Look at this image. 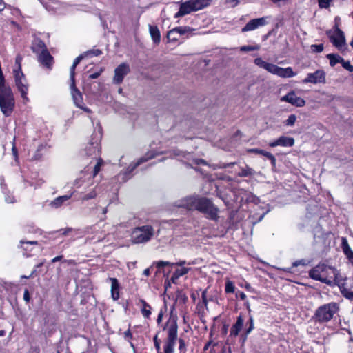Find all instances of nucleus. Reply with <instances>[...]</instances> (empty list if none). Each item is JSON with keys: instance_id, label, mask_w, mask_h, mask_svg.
<instances>
[{"instance_id": "e2e57ef3", "label": "nucleus", "mask_w": 353, "mask_h": 353, "mask_svg": "<svg viewBox=\"0 0 353 353\" xmlns=\"http://www.w3.org/2000/svg\"><path fill=\"white\" fill-rule=\"evenodd\" d=\"M236 295L237 297H239L241 300H245L246 299V295L243 292L239 291Z\"/></svg>"}, {"instance_id": "37998d69", "label": "nucleus", "mask_w": 353, "mask_h": 353, "mask_svg": "<svg viewBox=\"0 0 353 353\" xmlns=\"http://www.w3.org/2000/svg\"><path fill=\"white\" fill-rule=\"evenodd\" d=\"M101 53L102 52L99 49H93L85 52L84 54L92 57L99 56Z\"/></svg>"}, {"instance_id": "2eb2a0df", "label": "nucleus", "mask_w": 353, "mask_h": 353, "mask_svg": "<svg viewBox=\"0 0 353 353\" xmlns=\"http://www.w3.org/2000/svg\"><path fill=\"white\" fill-rule=\"evenodd\" d=\"M158 154L153 152V151H150V152H147L143 157H141L137 163H134V164H130L128 169H127V171L130 173L132 172L137 167H138L139 165H140L141 164H142L143 163H145L146 161H148V160L150 159H152L153 158H154Z\"/></svg>"}, {"instance_id": "cd10ccee", "label": "nucleus", "mask_w": 353, "mask_h": 353, "mask_svg": "<svg viewBox=\"0 0 353 353\" xmlns=\"http://www.w3.org/2000/svg\"><path fill=\"white\" fill-rule=\"evenodd\" d=\"M255 174V171L248 165H245V167H240V172L237 174V175L240 177H248L252 176Z\"/></svg>"}, {"instance_id": "774afa93", "label": "nucleus", "mask_w": 353, "mask_h": 353, "mask_svg": "<svg viewBox=\"0 0 353 353\" xmlns=\"http://www.w3.org/2000/svg\"><path fill=\"white\" fill-rule=\"evenodd\" d=\"M124 335H125V339H131L132 338V334L130 329H128V330H126L124 332Z\"/></svg>"}, {"instance_id": "58836bf2", "label": "nucleus", "mask_w": 353, "mask_h": 353, "mask_svg": "<svg viewBox=\"0 0 353 353\" xmlns=\"http://www.w3.org/2000/svg\"><path fill=\"white\" fill-rule=\"evenodd\" d=\"M259 49V46H243L240 48V50L241 52H249V51H254V50H258Z\"/></svg>"}, {"instance_id": "0e129e2a", "label": "nucleus", "mask_w": 353, "mask_h": 353, "mask_svg": "<svg viewBox=\"0 0 353 353\" xmlns=\"http://www.w3.org/2000/svg\"><path fill=\"white\" fill-rule=\"evenodd\" d=\"M227 3L230 4L232 7L236 6L239 1L238 0H226Z\"/></svg>"}, {"instance_id": "473e14b6", "label": "nucleus", "mask_w": 353, "mask_h": 353, "mask_svg": "<svg viewBox=\"0 0 353 353\" xmlns=\"http://www.w3.org/2000/svg\"><path fill=\"white\" fill-rule=\"evenodd\" d=\"M190 270V268L183 267L181 269H176L172 276V281L174 282V279H177L181 276L188 274Z\"/></svg>"}, {"instance_id": "864d4df0", "label": "nucleus", "mask_w": 353, "mask_h": 353, "mask_svg": "<svg viewBox=\"0 0 353 353\" xmlns=\"http://www.w3.org/2000/svg\"><path fill=\"white\" fill-rule=\"evenodd\" d=\"M85 57V54H80L79 56H78L73 61V63L72 65H77L80 61L84 58Z\"/></svg>"}, {"instance_id": "c756f323", "label": "nucleus", "mask_w": 353, "mask_h": 353, "mask_svg": "<svg viewBox=\"0 0 353 353\" xmlns=\"http://www.w3.org/2000/svg\"><path fill=\"white\" fill-rule=\"evenodd\" d=\"M71 197V195H63L57 197L51 203L50 205L52 208H59L65 201H68Z\"/></svg>"}, {"instance_id": "79ce46f5", "label": "nucleus", "mask_w": 353, "mask_h": 353, "mask_svg": "<svg viewBox=\"0 0 353 353\" xmlns=\"http://www.w3.org/2000/svg\"><path fill=\"white\" fill-rule=\"evenodd\" d=\"M76 65H72L70 69V83H72V86H74L75 83V68Z\"/></svg>"}, {"instance_id": "1a4fd4ad", "label": "nucleus", "mask_w": 353, "mask_h": 353, "mask_svg": "<svg viewBox=\"0 0 353 353\" xmlns=\"http://www.w3.org/2000/svg\"><path fill=\"white\" fill-rule=\"evenodd\" d=\"M281 101L288 102L296 107H303L305 105V101L299 97H297L294 91L288 92L286 95L281 98Z\"/></svg>"}, {"instance_id": "bb28decb", "label": "nucleus", "mask_w": 353, "mask_h": 353, "mask_svg": "<svg viewBox=\"0 0 353 353\" xmlns=\"http://www.w3.org/2000/svg\"><path fill=\"white\" fill-rule=\"evenodd\" d=\"M323 276H322L323 279H326V282H323V283H325L328 285L332 286L333 281L331 279H329V272L330 273H334V268L328 266L326 265V268H323Z\"/></svg>"}, {"instance_id": "f8f14e48", "label": "nucleus", "mask_w": 353, "mask_h": 353, "mask_svg": "<svg viewBox=\"0 0 353 353\" xmlns=\"http://www.w3.org/2000/svg\"><path fill=\"white\" fill-rule=\"evenodd\" d=\"M294 145V139L292 137L281 136L276 140L270 142L269 146L274 148L276 146L292 147Z\"/></svg>"}, {"instance_id": "0eeeda50", "label": "nucleus", "mask_w": 353, "mask_h": 353, "mask_svg": "<svg viewBox=\"0 0 353 353\" xmlns=\"http://www.w3.org/2000/svg\"><path fill=\"white\" fill-rule=\"evenodd\" d=\"M130 72V66L126 63H122L114 70L113 83L120 84L123 82L124 77Z\"/></svg>"}, {"instance_id": "a878e982", "label": "nucleus", "mask_w": 353, "mask_h": 353, "mask_svg": "<svg viewBox=\"0 0 353 353\" xmlns=\"http://www.w3.org/2000/svg\"><path fill=\"white\" fill-rule=\"evenodd\" d=\"M85 152L88 156H94V158L97 159L99 155V144L97 142H92L85 148Z\"/></svg>"}, {"instance_id": "f704fd0d", "label": "nucleus", "mask_w": 353, "mask_h": 353, "mask_svg": "<svg viewBox=\"0 0 353 353\" xmlns=\"http://www.w3.org/2000/svg\"><path fill=\"white\" fill-rule=\"evenodd\" d=\"M247 325L248 327L245 330V335H249L254 329V317L252 315H250L249 316V319L247 322Z\"/></svg>"}, {"instance_id": "49530a36", "label": "nucleus", "mask_w": 353, "mask_h": 353, "mask_svg": "<svg viewBox=\"0 0 353 353\" xmlns=\"http://www.w3.org/2000/svg\"><path fill=\"white\" fill-rule=\"evenodd\" d=\"M97 196V192L94 190L91 191L90 192L86 194L83 196V201H88L92 199H94Z\"/></svg>"}, {"instance_id": "5fc2aeb1", "label": "nucleus", "mask_w": 353, "mask_h": 353, "mask_svg": "<svg viewBox=\"0 0 353 353\" xmlns=\"http://www.w3.org/2000/svg\"><path fill=\"white\" fill-rule=\"evenodd\" d=\"M102 71H103V70L101 69L100 71L90 74L89 77H88V79H97L101 75Z\"/></svg>"}, {"instance_id": "72a5a7b5", "label": "nucleus", "mask_w": 353, "mask_h": 353, "mask_svg": "<svg viewBox=\"0 0 353 353\" xmlns=\"http://www.w3.org/2000/svg\"><path fill=\"white\" fill-rule=\"evenodd\" d=\"M326 57L330 60V64L332 67H334L338 63L343 62V59L336 54H328Z\"/></svg>"}, {"instance_id": "7c9ffc66", "label": "nucleus", "mask_w": 353, "mask_h": 353, "mask_svg": "<svg viewBox=\"0 0 353 353\" xmlns=\"http://www.w3.org/2000/svg\"><path fill=\"white\" fill-rule=\"evenodd\" d=\"M139 302L141 303L142 307L141 308V312L142 315L145 318H149L151 315V307L150 305L143 299H140Z\"/></svg>"}, {"instance_id": "ddd939ff", "label": "nucleus", "mask_w": 353, "mask_h": 353, "mask_svg": "<svg viewBox=\"0 0 353 353\" xmlns=\"http://www.w3.org/2000/svg\"><path fill=\"white\" fill-rule=\"evenodd\" d=\"M323 268H326V265L324 263H321L316 265L310 270V277L316 281H319L321 282H326V279H323L322 277V276H323V274H322V273H323Z\"/></svg>"}, {"instance_id": "412c9836", "label": "nucleus", "mask_w": 353, "mask_h": 353, "mask_svg": "<svg viewBox=\"0 0 353 353\" xmlns=\"http://www.w3.org/2000/svg\"><path fill=\"white\" fill-rule=\"evenodd\" d=\"M31 48L33 52L37 54L48 50L45 43L39 38L33 40Z\"/></svg>"}, {"instance_id": "c9c22d12", "label": "nucleus", "mask_w": 353, "mask_h": 353, "mask_svg": "<svg viewBox=\"0 0 353 353\" xmlns=\"http://www.w3.org/2000/svg\"><path fill=\"white\" fill-rule=\"evenodd\" d=\"M1 186L3 194H5V195H6L5 196L6 202L8 203H14L15 202L14 197L12 195H9L6 192V191H5L6 185L4 184V183L3 181L1 183Z\"/></svg>"}, {"instance_id": "e433bc0d", "label": "nucleus", "mask_w": 353, "mask_h": 353, "mask_svg": "<svg viewBox=\"0 0 353 353\" xmlns=\"http://www.w3.org/2000/svg\"><path fill=\"white\" fill-rule=\"evenodd\" d=\"M296 116L295 114H290L288 119L285 120L283 123L286 126H293L296 122Z\"/></svg>"}, {"instance_id": "6e6d98bb", "label": "nucleus", "mask_w": 353, "mask_h": 353, "mask_svg": "<svg viewBox=\"0 0 353 353\" xmlns=\"http://www.w3.org/2000/svg\"><path fill=\"white\" fill-rule=\"evenodd\" d=\"M169 34H170V31H168V34H167V39L169 41H176L178 40L179 34H172V36H170V37H169Z\"/></svg>"}, {"instance_id": "b1692460", "label": "nucleus", "mask_w": 353, "mask_h": 353, "mask_svg": "<svg viewBox=\"0 0 353 353\" xmlns=\"http://www.w3.org/2000/svg\"><path fill=\"white\" fill-rule=\"evenodd\" d=\"M341 248L347 259L353 263V251L351 250L345 237L341 239Z\"/></svg>"}, {"instance_id": "f03ea898", "label": "nucleus", "mask_w": 353, "mask_h": 353, "mask_svg": "<svg viewBox=\"0 0 353 353\" xmlns=\"http://www.w3.org/2000/svg\"><path fill=\"white\" fill-rule=\"evenodd\" d=\"M14 107V99L10 87L6 86L5 79H0V108L3 114L8 117Z\"/></svg>"}, {"instance_id": "09e8293b", "label": "nucleus", "mask_w": 353, "mask_h": 353, "mask_svg": "<svg viewBox=\"0 0 353 353\" xmlns=\"http://www.w3.org/2000/svg\"><path fill=\"white\" fill-rule=\"evenodd\" d=\"M103 161L101 159H99V161L97 163V164L94 165V170H93V176H95L98 172L100 170L101 165H102Z\"/></svg>"}, {"instance_id": "69168bd1", "label": "nucleus", "mask_w": 353, "mask_h": 353, "mask_svg": "<svg viewBox=\"0 0 353 353\" xmlns=\"http://www.w3.org/2000/svg\"><path fill=\"white\" fill-rule=\"evenodd\" d=\"M194 163L195 165H199V164L205 165L206 164V162L205 161V160H203L202 159H196L194 160Z\"/></svg>"}, {"instance_id": "4468645a", "label": "nucleus", "mask_w": 353, "mask_h": 353, "mask_svg": "<svg viewBox=\"0 0 353 353\" xmlns=\"http://www.w3.org/2000/svg\"><path fill=\"white\" fill-rule=\"evenodd\" d=\"M266 20L265 17L250 20L241 30L243 32L254 30L259 27L265 26Z\"/></svg>"}, {"instance_id": "a18cd8bd", "label": "nucleus", "mask_w": 353, "mask_h": 353, "mask_svg": "<svg viewBox=\"0 0 353 353\" xmlns=\"http://www.w3.org/2000/svg\"><path fill=\"white\" fill-rule=\"evenodd\" d=\"M333 0H318L319 6L321 8H327Z\"/></svg>"}, {"instance_id": "9b49d317", "label": "nucleus", "mask_w": 353, "mask_h": 353, "mask_svg": "<svg viewBox=\"0 0 353 353\" xmlns=\"http://www.w3.org/2000/svg\"><path fill=\"white\" fill-rule=\"evenodd\" d=\"M254 63L256 65H258L259 67L266 70L269 72H270V73H272L273 74L278 75L280 67H279V66H277V65H276L274 64L268 63V62L263 61L260 57L256 58L254 59Z\"/></svg>"}, {"instance_id": "7ed1b4c3", "label": "nucleus", "mask_w": 353, "mask_h": 353, "mask_svg": "<svg viewBox=\"0 0 353 353\" xmlns=\"http://www.w3.org/2000/svg\"><path fill=\"white\" fill-rule=\"evenodd\" d=\"M154 234V229L150 225L135 227L130 235V241L133 244H142L149 242Z\"/></svg>"}, {"instance_id": "9d476101", "label": "nucleus", "mask_w": 353, "mask_h": 353, "mask_svg": "<svg viewBox=\"0 0 353 353\" xmlns=\"http://www.w3.org/2000/svg\"><path fill=\"white\" fill-rule=\"evenodd\" d=\"M329 37L331 42L335 47L340 48L345 45V37L344 32L338 27H336L334 34L330 35Z\"/></svg>"}, {"instance_id": "c03bdc74", "label": "nucleus", "mask_w": 353, "mask_h": 353, "mask_svg": "<svg viewBox=\"0 0 353 353\" xmlns=\"http://www.w3.org/2000/svg\"><path fill=\"white\" fill-rule=\"evenodd\" d=\"M235 287L233 283L230 281H228L225 283V291L226 293H232L234 292Z\"/></svg>"}, {"instance_id": "3c124183", "label": "nucleus", "mask_w": 353, "mask_h": 353, "mask_svg": "<svg viewBox=\"0 0 353 353\" xmlns=\"http://www.w3.org/2000/svg\"><path fill=\"white\" fill-rule=\"evenodd\" d=\"M342 64V66L346 69L347 70H348L349 72H353V65H352L350 62L348 61H345L343 60V62L341 63Z\"/></svg>"}, {"instance_id": "603ef678", "label": "nucleus", "mask_w": 353, "mask_h": 353, "mask_svg": "<svg viewBox=\"0 0 353 353\" xmlns=\"http://www.w3.org/2000/svg\"><path fill=\"white\" fill-rule=\"evenodd\" d=\"M201 298H202V303H203V305H204L205 307H207V305H208L207 290H204V291L202 292Z\"/></svg>"}, {"instance_id": "680f3d73", "label": "nucleus", "mask_w": 353, "mask_h": 353, "mask_svg": "<svg viewBox=\"0 0 353 353\" xmlns=\"http://www.w3.org/2000/svg\"><path fill=\"white\" fill-rule=\"evenodd\" d=\"M299 265H305V261L304 260H298V261H294L292 264L293 267H297Z\"/></svg>"}, {"instance_id": "dca6fc26", "label": "nucleus", "mask_w": 353, "mask_h": 353, "mask_svg": "<svg viewBox=\"0 0 353 353\" xmlns=\"http://www.w3.org/2000/svg\"><path fill=\"white\" fill-rule=\"evenodd\" d=\"M341 292L345 298L353 300V277L347 278Z\"/></svg>"}, {"instance_id": "8fccbe9b", "label": "nucleus", "mask_w": 353, "mask_h": 353, "mask_svg": "<svg viewBox=\"0 0 353 353\" xmlns=\"http://www.w3.org/2000/svg\"><path fill=\"white\" fill-rule=\"evenodd\" d=\"M153 341H154V347L155 348L157 349V352L159 353H161L159 351H160V349H161V347H160V341H159L158 339V335L156 334L154 338H153Z\"/></svg>"}, {"instance_id": "6ab92c4d", "label": "nucleus", "mask_w": 353, "mask_h": 353, "mask_svg": "<svg viewBox=\"0 0 353 353\" xmlns=\"http://www.w3.org/2000/svg\"><path fill=\"white\" fill-rule=\"evenodd\" d=\"M244 324V319L241 314L236 318V323L232 326L230 331V336L236 337L239 335V332L243 328Z\"/></svg>"}, {"instance_id": "ea45409f", "label": "nucleus", "mask_w": 353, "mask_h": 353, "mask_svg": "<svg viewBox=\"0 0 353 353\" xmlns=\"http://www.w3.org/2000/svg\"><path fill=\"white\" fill-rule=\"evenodd\" d=\"M250 152H251L252 153L257 154L263 155V156H264V157H265L267 158H268L269 155L271 154L269 152H267V151L263 150L258 149V148L251 149L250 150Z\"/></svg>"}, {"instance_id": "c85d7f7f", "label": "nucleus", "mask_w": 353, "mask_h": 353, "mask_svg": "<svg viewBox=\"0 0 353 353\" xmlns=\"http://www.w3.org/2000/svg\"><path fill=\"white\" fill-rule=\"evenodd\" d=\"M296 72H293L291 67L286 68H279L278 76L284 78L292 77L296 75Z\"/></svg>"}, {"instance_id": "6e6552de", "label": "nucleus", "mask_w": 353, "mask_h": 353, "mask_svg": "<svg viewBox=\"0 0 353 353\" xmlns=\"http://www.w3.org/2000/svg\"><path fill=\"white\" fill-rule=\"evenodd\" d=\"M70 92L71 95L74 101V103L75 105L83 111L86 112H91V110L88 107L84 106V103L83 102V97L81 92L77 89L76 87V85L74 84V86H72V83H70Z\"/></svg>"}, {"instance_id": "423d86ee", "label": "nucleus", "mask_w": 353, "mask_h": 353, "mask_svg": "<svg viewBox=\"0 0 353 353\" xmlns=\"http://www.w3.org/2000/svg\"><path fill=\"white\" fill-rule=\"evenodd\" d=\"M326 74L323 70H317L313 73H308L307 77L303 80V83L313 84L325 83Z\"/></svg>"}, {"instance_id": "39448f33", "label": "nucleus", "mask_w": 353, "mask_h": 353, "mask_svg": "<svg viewBox=\"0 0 353 353\" xmlns=\"http://www.w3.org/2000/svg\"><path fill=\"white\" fill-rule=\"evenodd\" d=\"M14 74L15 83L17 87V89L20 92L21 96L23 99V100L28 101V84L24 74L22 71H14Z\"/></svg>"}, {"instance_id": "f3484780", "label": "nucleus", "mask_w": 353, "mask_h": 353, "mask_svg": "<svg viewBox=\"0 0 353 353\" xmlns=\"http://www.w3.org/2000/svg\"><path fill=\"white\" fill-rule=\"evenodd\" d=\"M38 59H39V62L41 63V64L43 65L44 66H46V68H50L52 67V62H53V57L49 53L48 50L39 53Z\"/></svg>"}, {"instance_id": "2f4dec72", "label": "nucleus", "mask_w": 353, "mask_h": 353, "mask_svg": "<svg viewBox=\"0 0 353 353\" xmlns=\"http://www.w3.org/2000/svg\"><path fill=\"white\" fill-rule=\"evenodd\" d=\"M194 10L197 11L208 5V0H189Z\"/></svg>"}, {"instance_id": "13d9d810", "label": "nucleus", "mask_w": 353, "mask_h": 353, "mask_svg": "<svg viewBox=\"0 0 353 353\" xmlns=\"http://www.w3.org/2000/svg\"><path fill=\"white\" fill-rule=\"evenodd\" d=\"M268 159H270L272 168H275L276 167V158L274 157V156L271 153L269 155Z\"/></svg>"}, {"instance_id": "393cba45", "label": "nucleus", "mask_w": 353, "mask_h": 353, "mask_svg": "<svg viewBox=\"0 0 353 353\" xmlns=\"http://www.w3.org/2000/svg\"><path fill=\"white\" fill-rule=\"evenodd\" d=\"M193 30H194L190 28L189 26L176 27L170 30L169 37H170V36H172V34H179V36H181L186 34H190Z\"/></svg>"}, {"instance_id": "338daca9", "label": "nucleus", "mask_w": 353, "mask_h": 353, "mask_svg": "<svg viewBox=\"0 0 353 353\" xmlns=\"http://www.w3.org/2000/svg\"><path fill=\"white\" fill-rule=\"evenodd\" d=\"M179 350H182L183 349H184L185 347V341L183 339H179Z\"/></svg>"}, {"instance_id": "5701e85b", "label": "nucleus", "mask_w": 353, "mask_h": 353, "mask_svg": "<svg viewBox=\"0 0 353 353\" xmlns=\"http://www.w3.org/2000/svg\"><path fill=\"white\" fill-rule=\"evenodd\" d=\"M334 275L332 285H336L339 287L340 290H342V287H343L345 282L347 279L346 277H343L336 268H334V273H332Z\"/></svg>"}, {"instance_id": "20e7f679", "label": "nucleus", "mask_w": 353, "mask_h": 353, "mask_svg": "<svg viewBox=\"0 0 353 353\" xmlns=\"http://www.w3.org/2000/svg\"><path fill=\"white\" fill-rule=\"evenodd\" d=\"M338 310V305L334 302L321 305L315 312L314 318L316 321L319 323L328 322Z\"/></svg>"}, {"instance_id": "bf43d9fd", "label": "nucleus", "mask_w": 353, "mask_h": 353, "mask_svg": "<svg viewBox=\"0 0 353 353\" xmlns=\"http://www.w3.org/2000/svg\"><path fill=\"white\" fill-rule=\"evenodd\" d=\"M168 265H170V263L168 261H159L157 263V266L158 268L164 267Z\"/></svg>"}, {"instance_id": "052dcab7", "label": "nucleus", "mask_w": 353, "mask_h": 353, "mask_svg": "<svg viewBox=\"0 0 353 353\" xmlns=\"http://www.w3.org/2000/svg\"><path fill=\"white\" fill-rule=\"evenodd\" d=\"M14 140H15V138H14ZM14 141H13V142ZM12 154L14 157L15 159H17L18 158V153H17V150L16 146L14 143L12 145Z\"/></svg>"}, {"instance_id": "aec40b11", "label": "nucleus", "mask_w": 353, "mask_h": 353, "mask_svg": "<svg viewBox=\"0 0 353 353\" xmlns=\"http://www.w3.org/2000/svg\"><path fill=\"white\" fill-rule=\"evenodd\" d=\"M108 281L111 282V296L113 300L117 301L119 298V284L116 278L109 277Z\"/></svg>"}, {"instance_id": "a211bd4d", "label": "nucleus", "mask_w": 353, "mask_h": 353, "mask_svg": "<svg viewBox=\"0 0 353 353\" xmlns=\"http://www.w3.org/2000/svg\"><path fill=\"white\" fill-rule=\"evenodd\" d=\"M195 12L190 1L181 3L179 10L174 14V18L181 17Z\"/></svg>"}, {"instance_id": "4c0bfd02", "label": "nucleus", "mask_w": 353, "mask_h": 353, "mask_svg": "<svg viewBox=\"0 0 353 353\" xmlns=\"http://www.w3.org/2000/svg\"><path fill=\"white\" fill-rule=\"evenodd\" d=\"M20 244H21L20 247L21 248H23L26 251H28V250H29L28 245H37V241H24L21 240L20 241Z\"/></svg>"}, {"instance_id": "de8ad7c7", "label": "nucleus", "mask_w": 353, "mask_h": 353, "mask_svg": "<svg viewBox=\"0 0 353 353\" xmlns=\"http://www.w3.org/2000/svg\"><path fill=\"white\" fill-rule=\"evenodd\" d=\"M21 61H22V57L21 55L18 54L15 59V64L17 65V69H14V71H22L21 65Z\"/></svg>"}, {"instance_id": "a19ab883", "label": "nucleus", "mask_w": 353, "mask_h": 353, "mask_svg": "<svg viewBox=\"0 0 353 353\" xmlns=\"http://www.w3.org/2000/svg\"><path fill=\"white\" fill-rule=\"evenodd\" d=\"M310 48L313 52L319 53L323 50L324 46L323 44H312L310 46Z\"/></svg>"}, {"instance_id": "4be33fe9", "label": "nucleus", "mask_w": 353, "mask_h": 353, "mask_svg": "<svg viewBox=\"0 0 353 353\" xmlns=\"http://www.w3.org/2000/svg\"><path fill=\"white\" fill-rule=\"evenodd\" d=\"M149 32L153 43L158 45L161 41V33L157 26L149 25Z\"/></svg>"}, {"instance_id": "f257e3e1", "label": "nucleus", "mask_w": 353, "mask_h": 353, "mask_svg": "<svg viewBox=\"0 0 353 353\" xmlns=\"http://www.w3.org/2000/svg\"><path fill=\"white\" fill-rule=\"evenodd\" d=\"M176 205L189 210H197L212 221H217L219 219V208L207 197L198 195L188 196L179 200Z\"/></svg>"}, {"instance_id": "4d7b16f0", "label": "nucleus", "mask_w": 353, "mask_h": 353, "mask_svg": "<svg viewBox=\"0 0 353 353\" xmlns=\"http://www.w3.org/2000/svg\"><path fill=\"white\" fill-rule=\"evenodd\" d=\"M30 293H29V291L28 289H26L24 290V293H23V300L28 303L30 301Z\"/></svg>"}]
</instances>
